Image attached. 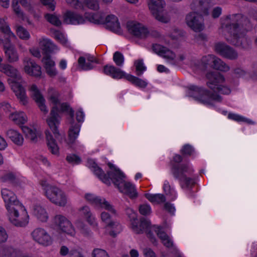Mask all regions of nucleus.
<instances>
[{
    "mask_svg": "<svg viewBox=\"0 0 257 257\" xmlns=\"http://www.w3.org/2000/svg\"><path fill=\"white\" fill-rule=\"evenodd\" d=\"M221 27L229 34L226 40L230 44L243 50L250 48L251 41L246 32L251 29V25L246 17L240 14L227 16Z\"/></svg>",
    "mask_w": 257,
    "mask_h": 257,
    "instance_id": "obj_1",
    "label": "nucleus"
},
{
    "mask_svg": "<svg viewBox=\"0 0 257 257\" xmlns=\"http://www.w3.org/2000/svg\"><path fill=\"white\" fill-rule=\"evenodd\" d=\"M206 77L209 80L207 84L213 90L214 93H211L201 87L191 86L189 88V96L193 97L201 103L208 104L210 98L218 102L222 101V97L217 94L218 92L222 94H228L230 93V89L229 88L217 84L224 81V77L219 73L208 72L206 74Z\"/></svg>",
    "mask_w": 257,
    "mask_h": 257,
    "instance_id": "obj_2",
    "label": "nucleus"
},
{
    "mask_svg": "<svg viewBox=\"0 0 257 257\" xmlns=\"http://www.w3.org/2000/svg\"><path fill=\"white\" fill-rule=\"evenodd\" d=\"M191 6V9L195 12L190 13L186 15V23L194 32H201L204 30V25L203 17L198 13L208 15L209 3L205 0H193Z\"/></svg>",
    "mask_w": 257,
    "mask_h": 257,
    "instance_id": "obj_3",
    "label": "nucleus"
},
{
    "mask_svg": "<svg viewBox=\"0 0 257 257\" xmlns=\"http://www.w3.org/2000/svg\"><path fill=\"white\" fill-rule=\"evenodd\" d=\"M48 99L54 104L51 108L49 116L46 119V122L56 139L61 142L65 139V135L60 133L59 126L61 117L58 114L59 108L57 106L60 101L58 99L59 93L53 88H49L48 90Z\"/></svg>",
    "mask_w": 257,
    "mask_h": 257,
    "instance_id": "obj_4",
    "label": "nucleus"
},
{
    "mask_svg": "<svg viewBox=\"0 0 257 257\" xmlns=\"http://www.w3.org/2000/svg\"><path fill=\"white\" fill-rule=\"evenodd\" d=\"M0 71L7 76L12 77L14 80L12 82V89L15 93L16 95L23 105L28 103L26 91L23 86L20 84L21 82L22 76L17 69L9 64H3L0 67Z\"/></svg>",
    "mask_w": 257,
    "mask_h": 257,
    "instance_id": "obj_5",
    "label": "nucleus"
},
{
    "mask_svg": "<svg viewBox=\"0 0 257 257\" xmlns=\"http://www.w3.org/2000/svg\"><path fill=\"white\" fill-rule=\"evenodd\" d=\"M108 176L121 192L126 194L131 198H135L138 196L135 186L130 182L124 181L125 176L119 169L115 168L113 171L108 173Z\"/></svg>",
    "mask_w": 257,
    "mask_h": 257,
    "instance_id": "obj_6",
    "label": "nucleus"
},
{
    "mask_svg": "<svg viewBox=\"0 0 257 257\" xmlns=\"http://www.w3.org/2000/svg\"><path fill=\"white\" fill-rule=\"evenodd\" d=\"M10 210L9 219L10 221L17 227H24L28 223L29 215L24 208L21 205H18L15 207L9 206Z\"/></svg>",
    "mask_w": 257,
    "mask_h": 257,
    "instance_id": "obj_7",
    "label": "nucleus"
},
{
    "mask_svg": "<svg viewBox=\"0 0 257 257\" xmlns=\"http://www.w3.org/2000/svg\"><path fill=\"white\" fill-rule=\"evenodd\" d=\"M132 215L133 221L132 225L133 230L137 234H142L145 231L148 237L150 239L151 241L153 243L156 242V238L151 232V229L153 227V226H151L150 221L142 217L140 219V224L138 225L136 214L134 213Z\"/></svg>",
    "mask_w": 257,
    "mask_h": 257,
    "instance_id": "obj_8",
    "label": "nucleus"
},
{
    "mask_svg": "<svg viewBox=\"0 0 257 257\" xmlns=\"http://www.w3.org/2000/svg\"><path fill=\"white\" fill-rule=\"evenodd\" d=\"M148 5L151 12L157 20L165 23L169 22V18L162 14L166 5L163 0H150L148 2Z\"/></svg>",
    "mask_w": 257,
    "mask_h": 257,
    "instance_id": "obj_9",
    "label": "nucleus"
},
{
    "mask_svg": "<svg viewBox=\"0 0 257 257\" xmlns=\"http://www.w3.org/2000/svg\"><path fill=\"white\" fill-rule=\"evenodd\" d=\"M46 196L50 201L60 206H64L66 204L67 199L65 194L56 187L48 190Z\"/></svg>",
    "mask_w": 257,
    "mask_h": 257,
    "instance_id": "obj_10",
    "label": "nucleus"
},
{
    "mask_svg": "<svg viewBox=\"0 0 257 257\" xmlns=\"http://www.w3.org/2000/svg\"><path fill=\"white\" fill-rule=\"evenodd\" d=\"M215 51L224 58L230 60H236L238 58L237 52L232 47L223 42L215 44Z\"/></svg>",
    "mask_w": 257,
    "mask_h": 257,
    "instance_id": "obj_11",
    "label": "nucleus"
},
{
    "mask_svg": "<svg viewBox=\"0 0 257 257\" xmlns=\"http://www.w3.org/2000/svg\"><path fill=\"white\" fill-rule=\"evenodd\" d=\"M54 223L63 232L71 236L75 235V229L71 223L65 216L57 215L54 218Z\"/></svg>",
    "mask_w": 257,
    "mask_h": 257,
    "instance_id": "obj_12",
    "label": "nucleus"
},
{
    "mask_svg": "<svg viewBox=\"0 0 257 257\" xmlns=\"http://www.w3.org/2000/svg\"><path fill=\"white\" fill-rule=\"evenodd\" d=\"M31 235L33 239L38 243L48 246L52 242V239L47 231L43 228H38L34 230Z\"/></svg>",
    "mask_w": 257,
    "mask_h": 257,
    "instance_id": "obj_13",
    "label": "nucleus"
},
{
    "mask_svg": "<svg viewBox=\"0 0 257 257\" xmlns=\"http://www.w3.org/2000/svg\"><path fill=\"white\" fill-rule=\"evenodd\" d=\"M29 90L31 92V96L37 104L41 111L43 112L44 114H47L48 110L45 104V100L37 85L32 84Z\"/></svg>",
    "mask_w": 257,
    "mask_h": 257,
    "instance_id": "obj_14",
    "label": "nucleus"
},
{
    "mask_svg": "<svg viewBox=\"0 0 257 257\" xmlns=\"http://www.w3.org/2000/svg\"><path fill=\"white\" fill-rule=\"evenodd\" d=\"M127 27L129 32L137 37L145 38L148 33L147 29L140 23L128 22L127 24Z\"/></svg>",
    "mask_w": 257,
    "mask_h": 257,
    "instance_id": "obj_15",
    "label": "nucleus"
},
{
    "mask_svg": "<svg viewBox=\"0 0 257 257\" xmlns=\"http://www.w3.org/2000/svg\"><path fill=\"white\" fill-rule=\"evenodd\" d=\"M2 195L3 198L6 203V206L8 210H10L9 206L15 207L18 205L22 204L17 200L16 197L13 192L7 189H4L2 190Z\"/></svg>",
    "mask_w": 257,
    "mask_h": 257,
    "instance_id": "obj_16",
    "label": "nucleus"
},
{
    "mask_svg": "<svg viewBox=\"0 0 257 257\" xmlns=\"http://www.w3.org/2000/svg\"><path fill=\"white\" fill-rule=\"evenodd\" d=\"M24 70L27 74L35 78L40 77L42 74L41 66L31 59L27 61Z\"/></svg>",
    "mask_w": 257,
    "mask_h": 257,
    "instance_id": "obj_17",
    "label": "nucleus"
},
{
    "mask_svg": "<svg viewBox=\"0 0 257 257\" xmlns=\"http://www.w3.org/2000/svg\"><path fill=\"white\" fill-rule=\"evenodd\" d=\"M63 18L64 22L67 24H80L85 22L82 16L69 11L65 13Z\"/></svg>",
    "mask_w": 257,
    "mask_h": 257,
    "instance_id": "obj_18",
    "label": "nucleus"
},
{
    "mask_svg": "<svg viewBox=\"0 0 257 257\" xmlns=\"http://www.w3.org/2000/svg\"><path fill=\"white\" fill-rule=\"evenodd\" d=\"M39 46L44 56H50L57 49V46L48 39H43L39 42Z\"/></svg>",
    "mask_w": 257,
    "mask_h": 257,
    "instance_id": "obj_19",
    "label": "nucleus"
},
{
    "mask_svg": "<svg viewBox=\"0 0 257 257\" xmlns=\"http://www.w3.org/2000/svg\"><path fill=\"white\" fill-rule=\"evenodd\" d=\"M4 48L7 61L9 63H14L19 60V55L16 49L9 44H4Z\"/></svg>",
    "mask_w": 257,
    "mask_h": 257,
    "instance_id": "obj_20",
    "label": "nucleus"
},
{
    "mask_svg": "<svg viewBox=\"0 0 257 257\" xmlns=\"http://www.w3.org/2000/svg\"><path fill=\"white\" fill-rule=\"evenodd\" d=\"M106 28L115 33H118L120 25L117 18L113 15H108L105 21Z\"/></svg>",
    "mask_w": 257,
    "mask_h": 257,
    "instance_id": "obj_21",
    "label": "nucleus"
},
{
    "mask_svg": "<svg viewBox=\"0 0 257 257\" xmlns=\"http://www.w3.org/2000/svg\"><path fill=\"white\" fill-rule=\"evenodd\" d=\"M0 31L2 35H0V41L4 44H9L11 38L14 37V34L11 31L9 26L5 22L4 24L0 27Z\"/></svg>",
    "mask_w": 257,
    "mask_h": 257,
    "instance_id": "obj_22",
    "label": "nucleus"
},
{
    "mask_svg": "<svg viewBox=\"0 0 257 257\" xmlns=\"http://www.w3.org/2000/svg\"><path fill=\"white\" fill-rule=\"evenodd\" d=\"M45 135L47 144L49 150L52 154L58 155L59 147L56 143L55 139L53 138L52 134L48 130L45 131Z\"/></svg>",
    "mask_w": 257,
    "mask_h": 257,
    "instance_id": "obj_23",
    "label": "nucleus"
},
{
    "mask_svg": "<svg viewBox=\"0 0 257 257\" xmlns=\"http://www.w3.org/2000/svg\"><path fill=\"white\" fill-rule=\"evenodd\" d=\"M90 165H92V168H93V171L95 173V174L105 184H106L108 185H110V178L108 176V173L110 172V171L107 172L108 176H106V174L104 173V172L102 171V170L100 168H99L98 166H97V164L93 161L92 160H90L88 161ZM113 170L112 171H113ZM112 171H110L111 172Z\"/></svg>",
    "mask_w": 257,
    "mask_h": 257,
    "instance_id": "obj_24",
    "label": "nucleus"
},
{
    "mask_svg": "<svg viewBox=\"0 0 257 257\" xmlns=\"http://www.w3.org/2000/svg\"><path fill=\"white\" fill-rule=\"evenodd\" d=\"M179 167L177 164H173L172 167V171L174 176L179 180L180 182H184L186 187L193 185L195 183L192 179L187 177L186 176H180Z\"/></svg>",
    "mask_w": 257,
    "mask_h": 257,
    "instance_id": "obj_25",
    "label": "nucleus"
},
{
    "mask_svg": "<svg viewBox=\"0 0 257 257\" xmlns=\"http://www.w3.org/2000/svg\"><path fill=\"white\" fill-rule=\"evenodd\" d=\"M46 73L50 77H54L57 75V72L54 68L55 62L51 59L50 56H44L42 59Z\"/></svg>",
    "mask_w": 257,
    "mask_h": 257,
    "instance_id": "obj_26",
    "label": "nucleus"
},
{
    "mask_svg": "<svg viewBox=\"0 0 257 257\" xmlns=\"http://www.w3.org/2000/svg\"><path fill=\"white\" fill-rule=\"evenodd\" d=\"M103 72L107 75H111L113 78L119 79L124 76V72L113 66H104Z\"/></svg>",
    "mask_w": 257,
    "mask_h": 257,
    "instance_id": "obj_27",
    "label": "nucleus"
},
{
    "mask_svg": "<svg viewBox=\"0 0 257 257\" xmlns=\"http://www.w3.org/2000/svg\"><path fill=\"white\" fill-rule=\"evenodd\" d=\"M80 125L78 124L72 125L69 128L68 131V138L66 141L67 144L69 146L73 145L77 138L80 132Z\"/></svg>",
    "mask_w": 257,
    "mask_h": 257,
    "instance_id": "obj_28",
    "label": "nucleus"
},
{
    "mask_svg": "<svg viewBox=\"0 0 257 257\" xmlns=\"http://www.w3.org/2000/svg\"><path fill=\"white\" fill-rule=\"evenodd\" d=\"M7 136L18 146H22L23 144L24 139L21 134L13 129L8 130L7 132Z\"/></svg>",
    "mask_w": 257,
    "mask_h": 257,
    "instance_id": "obj_29",
    "label": "nucleus"
},
{
    "mask_svg": "<svg viewBox=\"0 0 257 257\" xmlns=\"http://www.w3.org/2000/svg\"><path fill=\"white\" fill-rule=\"evenodd\" d=\"M34 213L42 221H46L48 218L47 213L45 209L39 204L34 206Z\"/></svg>",
    "mask_w": 257,
    "mask_h": 257,
    "instance_id": "obj_30",
    "label": "nucleus"
},
{
    "mask_svg": "<svg viewBox=\"0 0 257 257\" xmlns=\"http://www.w3.org/2000/svg\"><path fill=\"white\" fill-rule=\"evenodd\" d=\"M26 137L29 139L31 142L35 143L38 141L36 130L31 129L28 126H23L22 128Z\"/></svg>",
    "mask_w": 257,
    "mask_h": 257,
    "instance_id": "obj_31",
    "label": "nucleus"
},
{
    "mask_svg": "<svg viewBox=\"0 0 257 257\" xmlns=\"http://www.w3.org/2000/svg\"><path fill=\"white\" fill-rule=\"evenodd\" d=\"M212 68L224 72L229 71V67L220 58L215 56Z\"/></svg>",
    "mask_w": 257,
    "mask_h": 257,
    "instance_id": "obj_32",
    "label": "nucleus"
},
{
    "mask_svg": "<svg viewBox=\"0 0 257 257\" xmlns=\"http://www.w3.org/2000/svg\"><path fill=\"white\" fill-rule=\"evenodd\" d=\"M60 104V109H59L58 114L61 112H67L71 118L72 123L74 122V111L70 107L69 104L66 102L59 103Z\"/></svg>",
    "mask_w": 257,
    "mask_h": 257,
    "instance_id": "obj_33",
    "label": "nucleus"
},
{
    "mask_svg": "<svg viewBox=\"0 0 257 257\" xmlns=\"http://www.w3.org/2000/svg\"><path fill=\"white\" fill-rule=\"evenodd\" d=\"M145 196L151 202H157L160 203L164 202L166 200L165 196L161 194H151L146 193Z\"/></svg>",
    "mask_w": 257,
    "mask_h": 257,
    "instance_id": "obj_34",
    "label": "nucleus"
},
{
    "mask_svg": "<svg viewBox=\"0 0 257 257\" xmlns=\"http://www.w3.org/2000/svg\"><path fill=\"white\" fill-rule=\"evenodd\" d=\"M125 78L127 80L139 87H145L147 86V83L146 82L136 76L128 74L125 76Z\"/></svg>",
    "mask_w": 257,
    "mask_h": 257,
    "instance_id": "obj_35",
    "label": "nucleus"
},
{
    "mask_svg": "<svg viewBox=\"0 0 257 257\" xmlns=\"http://www.w3.org/2000/svg\"><path fill=\"white\" fill-rule=\"evenodd\" d=\"M85 198L90 203L102 207V199L99 197L88 193L85 195Z\"/></svg>",
    "mask_w": 257,
    "mask_h": 257,
    "instance_id": "obj_36",
    "label": "nucleus"
},
{
    "mask_svg": "<svg viewBox=\"0 0 257 257\" xmlns=\"http://www.w3.org/2000/svg\"><path fill=\"white\" fill-rule=\"evenodd\" d=\"M0 179L3 182H9L15 185L19 183L18 179L12 173H9L4 175L1 177Z\"/></svg>",
    "mask_w": 257,
    "mask_h": 257,
    "instance_id": "obj_37",
    "label": "nucleus"
},
{
    "mask_svg": "<svg viewBox=\"0 0 257 257\" xmlns=\"http://www.w3.org/2000/svg\"><path fill=\"white\" fill-rule=\"evenodd\" d=\"M10 118L12 119L14 122L16 123H22L24 124L27 121L26 117L23 115V113H12Z\"/></svg>",
    "mask_w": 257,
    "mask_h": 257,
    "instance_id": "obj_38",
    "label": "nucleus"
},
{
    "mask_svg": "<svg viewBox=\"0 0 257 257\" xmlns=\"http://www.w3.org/2000/svg\"><path fill=\"white\" fill-rule=\"evenodd\" d=\"M215 56L212 55H208L203 56L202 58L201 62L203 66L205 68L210 67L212 68L213 63L214 62Z\"/></svg>",
    "mask_w": 257,
    "mask_h": 257,
    "instance_id": "obj_39",
    "label": "nucleus"
},
{
    "mask_svg": "<svg viewBox=\"0 0 257 257\" xmlns=\"http://www.w3.org/2000/svg\"><path fill=\"white\" fill-rule=\"evenodd\" d=\"M110 215L109 213L103 212L101 214V218L103 221L107 223V226L113 228L114 226H119V224L116 222L109 221L110 219Z\"/></svg>",
    "mask_w": 257,
    "mask_h": 257,
    "instance_id": "obj_40",
    "label": "nucleus"
},
{
    "mask_svg": "<svg viewBox=\"0 0 257 257\" xmlns=\"http://www.w3.org/2000/svg\"><path fill=\"white\" fill-rule=\"evenodd\" d=\"M45 18L51 24L59 27L61 25V22L59 19L53 14H47L45 15Z\"/></svg>",
    "mask_w": 257,
    "mask_h": 257,
    "instance_id": "obj_41",
    "label": "nucleus"
},
{
    "mask_svg": "<svg viewBox=\"0 0 257 257\" xmlns=\"http://www.w3.org/2000/svg\"><path fill=\"white\" fill-rule=\"evenodd\" d=\"M82 214L86 219L87 221L90 224H92L94 222V219L92 217V214L90 209L87 206L83 207L81 209Z\"/></svg>",
    "mask_w": 257,
    "mask_h": 257,
    "instance_id": "obj_42",
    "label": "nucleus"
},
{
    "mask_svg": "<svg viewBox=\"0 0 257 257\" xmlns=\"http://www.w3.org/2000/svg\"><path fill=\"white\" fill-rule=\"evenodd\" d=\"M18 35L21 39L28 40L30 38V34L28 31L22 26H19L17 29Z\"/></svg>",
    "mask_w": 257,
    "mask_h": 257,
    "instance_id": "obj_43",
    "label": "nucleus"
},
{
    "mask_svg": "<svg viewBox=\"0 0 257 257\" xmlns=\"http://www.w3.org/2000/svg\"><path fill=\"white\" fill-rule=\"evenodd\" d=\"M84 3L88 9L93 11H97L99 8L97 0H84Z\"/></svg>",
    "mask_w": 257,
    "mask_h": 257,
    "instance_id": "obj_44",
    "label": "nucleus"
},
{
    "mask_svg": "<svg viewBox=\"0 0 257 257\" xmlns=\"http://www.w3.org/2000/svg\"><path fill=\"white\" fill-rule=\"evenodd\" d=\"M153 227L157 236L161 240L168 237V235L162 230V227L153 225Z\"/></svg>",
    "mask_w": 257,
    "mask_h": 257,
    "instance_id": "obj_45",
    "label": "nucleus"
},
{
    "mask_svg": "<svg viewBox=\"0 0 257 257\" xmlns=\"http://www.w3.org/2000/svg\"><path fill=\"white\" fill-rule=\"evenodd\" d=\"M113 60L117 66H120L123 63L124 57L120 52L117 51L113 54Z\"/></svg>",
    "mask_w": 257,
    "mask_h": 257,
    "instance_id": "obj_46",
    "label": "nucleus"
},
{
    "mask_svg": "<svg viewBox=\"0 0 257 257\" xmlns=\"http://www.w3.org/2000/svg\"><path fill=\"white\" fill-rule=\"evenodd\" d=\"M135 65L136 66V69L137 71V74L138 76L141 75L143 71H144L146 68L144 65V63L142 60H138L135 61Z\"/></svg>",
    "mask_w": 257,
    "mask_h": 257,
    "instance_id": "obj_47",
    "label": "nucleus"
},
{
    "mask_svg": "<svg viewBox=\"0 0 257 257\" xmlns=\"http://www.w3.org/2000/svg\"><path fill=\"white\" fill-rule=\"evenodd\" d=\"M65 1L68 5L75 9H82L83 7L82 3L78 0H65Z\"/></svg>",
    "mask_w": 257,
    "mask_h": 257,
    "instance_id": "obj_48",
    "label": "nucleus"
},
{
    "mask_svg": "<svg viewBox=\"0 0 257 257\" xmlns=\"http://www.w3.org/2000/svg\"><path fill=\"white\" fill-rule=\"evenodd\" d=\"M3 253L8 257H16L17 255L16 251L11 246L5 247L3 249Z\"/></svg>",
    "mask_w": 257,
    "mask_h": 257,
    "instance_id": "obj_49",
    "label": "nucleus"
},
{
    "mask_svg": "<svg viewBox=\"0 0 257 257\" xmlns=\"http://www.w3.org/2000/svg\"><path fill=\"white\" fill-rule=\"evenodd\" d=\"M78 63L81 66L84 70H90L93 68V66L90 62L85 63V58L84 57H80L78 60Z\"/></svg>",
    "mask_w": 257,
    "mask_h": 257,
    "instance_id": "obj_50",
    "label": "nucleus"
},
{
    "mask_svg": "<svg viewBox=\"0 0 257 257\" xmlns=\"http://www.w3.org/2000/svg\"><path fill=\"white\" fill-rule=\"evenodd\" d=\"M162 54V56L170 60H174L176 58L175 54L166 47L164 49Z\"/></svg>",
    "mask_w": 257,
    "mask_h": 257,
    "instance_id": "obj_51",
    "label": "nucleus"
},
{
    "mask_svg": "<svg viewBox=\"0 0 257 257\" xmlns=\"http://www.w3.org/2000/svg\"><path fill=\"white\" fill-rule=\"evenodd\" d=\"M92 257H109L106 251L102 249L95 248L92 253Z\"/></svg>",
    "mask_w": 257,
    "mask_h": 257,
    "instance_id": "obj_52",
    "label": "nucleus"
},
{
    "mask_svg": "<svg viewBox=\"0 0 257 257\" xmlns=\"http://www.w3.org/2000/svg\"><path fill=\"white\" fill-rule=\"evenodd\" d=\"M18 0H13L12 1V7L15 14L20 18H23L24 16L23 13L21 11L20 9V7L18 5Z\"/></svg>",
    "mask_w": 257,
    "mask_h": 257,
    "instance_id": "obj_53",
    "label": "nucleus"
},
{
    "mask_svg": "<svg viewBox=\"0 0 257 257\" xmlns=\"http://www.w3.org/2000/svg\"><path fill=\"white\" fill-rule=\"evenodd\" d=\"M139 212L143 215H149L151 212V207L147 204L141 205L139 207Z\"/></svg>",
    "mask_w": 257,
    "mask_h": 257,
    "instance_id": "obj_54",
    "label": "nucleus"
},
{
    "mask_svg": "<svg viewBox=\"0 0 257 257\" xmlns=\"http://www.w3.org/2000/svg\"><path fill=\"white\" fill-rule=\"evenodd\" d=\"M66 159L70 163L79 164L81 161V158L75 154L67 156Z\"/></svg>",
    "mask_w": 257,
    "mask_h": 257,
    "instance_id": "obj_55",
    "label": "nucleus"
},
{
    "mask_svg": "<svg viewBox=\"0 0 257 257\" xmlns=\"http://www.w3.org/2000/svg\"><path fill=\"white\" fill-rule=\"evenodd\" d=\"M165 48V47L157 44H153L152 46V49L153 51L160 56H161V55H163L162 53Z\"/></svg>",
    "mask_w": 257,
    "mask_h": 257,
    "instance_id": "obj_56",
    "label": "nucleus"
},
{
    "mask_svg": "<svg viewBox=\"0 0 257 257\" xmlns=\"http://www.w3.org/2000/svg\"><path fill=\"white\" fill-rule=\"evenodd\" d=\"M86 18L88 19V20L95 24H100L101 23V21L99 19V17L97 15L93 14L89 17H86Z\"/></svg>",
    "mask_w": 257,
    "mask_h": 257,
    "instance_id": "obj_57",
    "label": "nucleus"
},
{
    "mask_svg": "<svg viewBox=\"0 0 257 257\" xmlns=\"http://www.w3.org/2000/svg\"><path fill=\"white\" fill-rule=\"evenodd\" d=\"M42 4L48 7V8L52 11L55 10V6L53 0H42Z\"/></svg>",
    "mask_w": 257,
    "mask_h": 257,
    "instance_id": "obj_58",
    "label": "nucleus"
},
{
    "mask_svg": "<svg viewBox=\"0 0 257 257\" xmlns=\"http://www.w3.org/2000/svg\"><path fill=\"white\" fill-rule=\"evenodd\" d=\"M222 9L220 7H217L213 9L212 12L211 16L214 19L218 18L221 15Z\"/></svg>",
    "mask_w": 257,
    "mask_h": 257,
    "instance_id": "obj_59",
    "label": "nucleus"
},
{
    "mask_svg": "<svg viewBox=\"0 0 257 257\" xmlns=\"http://www.w3.org/2000/svg\"><path fill=\"white\" fill-rule=\"evenodd\" d=\"M102 205L104 206L105 209L111 212L113 214H115V210L113 208L112 205H111L108 202L105 201L104 199L103 200H102Z\"/></svg>",
    "mask_w": 257,
    "mask_h": 257,
    "instance_id": "obj_60",
    "label": "nucleus"
},
{
    "mask_svg": "<svg viewBox=\"0 0 257 257\" xmlns=\"http://www.w3.org/2000/svg\"><path fill=\"white\" fill-rule=\"evenodd\" d=\"M8 237L6 230L0 226V243L5 242Z\"/></svg>",
    "mask_w": 257,
    "mask_h": 257,
    "instance_id": "obj_61",
    "label": "nucleus"
},
{
    "mask_svg": "<svg viewBox=\"0 0 257 257\" xmlns=\"http://www.w3.org/2000/svg\"><path fill=\"white\" fill-rule=\"evenodd\" d=\"M195 40L198 42H205L207 40V37L206 34L200 33L195 37Z\"/></svg>",
    "mask_w": 257,
    "mask_h": 257,
    "instance_id": "obj_62",
    "label": "nucleus"
},
{
    "mask_svg": "<svg viewBox=\"0 0 257 257\" xmlns=\"http://www.w3.org/2000/svg\"><path fill=\"white\" fill-rule=\"evenodd\" d=\"M69 257H84L83 255L76 249L71 250L68 253Z\"/></svg>",
    "mask_w": 257,
    "mask_h": 257,
    "instance_id": "obj_63",
    "label": "nucleus"
},
{
    "mask_svg": "<svg viewBox=\"0 0 257 257\" xmlns=\"http://www.w3.org/2000/svg\"><path fill=\"white\" fill-rule=\"evenodd\" d=\"M143 252L146 257H155V252L151 248H145Z\"/></svg>",
    "mask_w": 257,
    "mask_h": 257,
    "instance_id": "obj_64",
    "label": "nucleus"
}]
</instances>
